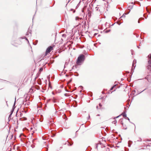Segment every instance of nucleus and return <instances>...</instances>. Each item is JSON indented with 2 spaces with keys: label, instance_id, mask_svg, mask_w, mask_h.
<instances>
[{
  "label": "nucleus",
  "instance_id": "f257e3e1",
  "mask_svg": "<svg viewBox=\"0 0 151 151\" xmlns=\"http://www.w3.org/2000/svg\"><path fill=\"white\" fill-rule=\"evenodd\" d=\"M85 59V55L83 54L80 55L78 58L76 64L78 65H81Z\"/></svg>",
  "mask_w": 151,
  "mask_h": 151
},
{
  "label": "nucleus",
  "instance_id": "f03ea898",
  "mask_svg": "<svg viewBox=\"0 0 151 151\" xmlns=\"http://www.w3.org/2000/svg\"><path fill=\"white\" fill-rule=\"evenodd\" d=\"M95 9L98 14H101L102 12V8L100 6H99V7H96Z\"/></svg>",
  "mask_w": 151,
  "mask_h": 151
},
{
  "label": "nucleus",
  "instance_id": "7ed1b4c3",
  "mask_svg": "<svg viewBox=\"0 0 151 151\" xmlns=\"http://www.w3.org/2000/svg\"><path fill=\"white\" fill-rule=\"evenodd\" d=\"M148 62L149 65L147 66V68L150 71H151V60H149Z\"/></svg>",
  "mask_w": 151,
  "mask_h": 151
},
{
  "label": "nucleus",
  "instance_id": "20e7f679",
  "mask_svg": "<svg viewBox=\"0 0 151 151\" xmlns=\"http://www.w3.org/2000/svg\"><path fill=\"white\" fill-rule=\"evenodd\" d=\"M52 49V47L51 46H49L47 49L46 50V53H49Z\"/></svg>",
  "mask_w": 151,
  "mask_h": 151
},
{
  "label": "nucleus",
  "instance_id": "39448f33",
  "mask_svg": "<svg viewBox=\"0 0 151 151\" xmlns=\"http://www.w3.org/2000/svg\"><path fill=\"white\" fill-rule=\"evenodd\" d=\"M31 31H28L27 33H26V35L27 36H28L29 35H31Z\"/></svg>",
  "mask_w": 151,
  "mask_h": 151
},
{
  "label": "nucleus",
  "instance_id": "423d86ee",
  "mask_svg": "<svg viewBox=\"0 0 151 151\" xmlns=\"http://www.w3.org/2000/svg\"><path fill=\"white\" fill-rule=\"evenodd\" d=\"M134 63H136V60H134L133 61V65H132V66H134V69L135 67L136 66V65H134Z\"/></svg>",
  "mask_w": 151,
  "mask_h": 151
},
{
  "label": "nucleus",
  "instance_id": "0eeeda50",
  "mask_svg": "<svg viewBox=\"0 0 151 151\" xmlns=\"http://www.w3.org/2000/svg\"><path fill=\"white\" fill-rule=\"evenodd\" d=\"M133 8V6L132 5H130L128 7V9L130 10V9H132Z\"/></svg>",
  "mask_w": 151,
  "mask_h": 151
},
{
  "label": "nucleus",
  "instance_id": "6e6552de",
  "mask_svg": "<svg viewBox=\"0 0 151 151\" xmlns=\"http://www.w3.org/2000/svg\"><path fill=\"white\" fill-rule=\"evenodd\" d=\"M122 115L124 117H127V114H126L124 113H122Z\"/></svg>",
  "mask_w": 151,
  "mask_h": 151
},
{
  "label": "nucleus",
  "instance_id": "1a4fd4ad",
  "mask_svg": "<svg viewBox=\"0 0 151 151\" xmlns=\"http://www.w3.org/2000/svg\"><path fill=\"white\" fill-rule=\"evenodd\" d=\"M142 141V139L141 138H139L137 140L138 142H141Z\"/></svg>",
  "mask_w": 151,
  "mask_h": 151
},
{
  "label": "nucleus",
  "instance_id": "9d476101",
  "mask_svg": "<svg viewBox=\"0 0 151 151\" xmlns=\"http://www.w3.org/2000/svg\"><path fill=\"white\" fill-rule=\"evenodd\" d=\"M117 122L116 120H114L112 122V123L114 124H115Z\"/></svg>",
  "mask_w": 151,
  "mask_h": 151
},
{
  "label": "nucleus",
  "instance_id": "9b49d317",
  "mask_svg": "<svg viewBox=\"0 0 151 151\" xmlns=\"http://www.w3.org/2000/svg\"><path fill=\"white\" fill-rule=\"evenodd\" d=\"M148 77H149V76H147V77H145V78H146V79H147V81H148V82H149V81H149V79H148Z\"/></svg>",
  "mask_w": 151,
  "mask_h": 151
},
{
  "label": "nucleus",
  "instance_id": "f8f14e48",
  "mask_svg": "<svg viewBox=\"0 0 151 151\" xmlns=\"http://www.w3.org/2000/svg\"><path fill=\"white\" fill-rule=\"evenodd\" d=\"M130 10H129L128 12H126L125 13V15H126V14H128L129 13V12H130Z\"/></svg>",
  "mask_w": 151,
  "mask_h": 151
},
{
  "label": "nucleus",
  "instance_id": "ddd939ff",
  "mask_svg": "<svg viewBox=\"0 0 151 151\" xmlns=\"http://www.w3.org/2000/svg\"><path fill=\"white\" fill-rule=\"evenodd\" d=\"M43 70V68H40L39 70V71L40 72L42 71Z\"/></svg>",
  "mask_w": 151,
  "mask_h": 151
},
{
  "label": "nucleus",
  "instance_id": "4468645a",
  "mask_svg": "<svg viewBox=\"0 0 151 151\" xmlns=\"http://www.w3.org/2000/svg\"><path fill=\"white\" fill-rule=\"evenodd\" d=\"M125 13H124V14L122 16V17H125Z\"/></svg>",
  "mask_w": 151,
  "mask_h": 151
},
{
  "label": "nucleus",
  "instance_id": "2eb2a0df",
  "mask_svg": "<svg viewBox=\"0 0 151 151\" xmlns=\"http://www.w3.org/2000/svg\"><path fill=\"white\" fill-rule=\"evenodd\" d=\"M14 108H13V110L12 111H12V113L11 114H10V115L9 116H11V115H12V113L13 112V111H14Z\"/></svg>",
  "mask_w": 151,
  "mask_h": 151
},
{
  "label": "nucleus",
  "instance_id": "dca6fc26",
  "mask_svg": "<svg viewBox=\"0 0 151 151\" xmlns=\"http://www.w3.org/2000/svg\"><path fill=\"white\" fill-rule=\"evenodd\" d=\"M16 98H15V101H14V105H13V107H14L15 105V103H16Z\"/></svg>",
  "mask_w": 151,
  "mask_h": 151
},
{
  "label": "nucleus",
  "instance_id": "f3484780",
  "mask_svg": "<svg viewBox=\"0 0 151 151\" xmlns=\"http://www.w3.org/2000/svg\"><path fill=\"white\" fill-rule=\"evenodd\" d=\"M121 116L120 115H119V116H116V117H114V119H115V118H117L119 117V116Z\"/></svg>",
  "mask_w": 151,
  "mask_h": 151
},
{
  "label": "nucleus",
  "instance_id": "a211bd4d",
  "mask_svg": "<svg viewBox=\"0 0 151 151\" xmlns=\"http://www.w3.org/2000/svg\"><path fill=\"white\" fill-rule=\"evenodd\" d=\"M149 57V60H151V54L150 55V57Z\"/></svg>",
  "mask_w": 151,
  "mask_h": 151
},
{
  "label": "nucleus",
  "instance_id": "6ab92c4d",
  "mask_svg": "<svg viewBox=\"0 0 151 151\" xmlns=\"http://www.w3.org/2000/svg\"><path fill=\"white\" fill-rule=\"evenodd\" d=\"M23 38H25L26 40L29 42V41L28 39H27L26 37Z\"/></svg>",
  "mask_w": 151,
  "mask_h": 151
},
{
  "label": "nucleus",
  "instance_id": "aec40b11",
  "mask_svg": "<svg viewBox=\"0 0 151 151\" xmlns=\"http://www.w3.org/2000/svg\"><path fill=\"white\" fill-rule=\"evenodd\" d=\"M78 18H78V17H76V20H77V19H78Z\"/></svg>",
  "mask_w": 151,
  "mask_h": 151
},
{
  "label": "nucleus",
  "instance_id": "412c9836",
  "mask_svg": "<svg viewBox=\"0 0 151 151\" xmlns=\"http://www.w3.org/2000/svg\"><path fill=\"white\" fill-rule=\"evenodd\" d=\"M38 76H39V74H37L36 75V78L38 77Z\"/></svg>",
  "mask_w": 151,
  "mask_h": 151
},
{
  "label": "nucleus",
  "instance_id": "4be33fe9",
  "mask_svg": "<svg viewBox=\"0 0 151 151\" xmlns=\"http://www.w3.org/2000/svg\"><path fill=\"white\" fill-rule=\"evenodd\" d=\"M99 106L100 107H101L102 106V105H101V104L100 103L99 104Z\"/></svg>",
  "mask_w": 151,
  "mask_h": 151
},
{
  "label": "nucleus",
  "instance_id": "5701e85b",
  "mask_svg": "<svg viewBox=\"0 0 151 151\" xmlns=\"http://www.w3.org/2000/svg\"><path fill=\"white\" fill-rule=\"evenodd\" d=\"M114 87H112L110 89V90H111L113 89V88H114Z\"/></svg>",
  "mask_w": 151,
  "mask_h": 151
},
{
  "label": "nucleus",
  "instance_id": "b1692460",
  "mask_svg": "<svg viewBox=\"0 0 151 151\" xmlns=\"http://www.w3.org/2000/svg\"><path fill=\"white\" fill-rule=\"evenodd\" d=\"M97 33H95L94 34V36H96V35H97Z\"/></svg>",
  "mask_w": 151,
  "mask_h": 151
},
{
  "label": "nucleus",
  "instance_id": "393cba45",
  "mask_svg": "<svg viewBox=\"0 0 151 151\" xmlns=\"http://www.w3.org/2000/svg\"><path fill=\"white\" fill-rule=\"evenodd\" d=\"M99 145V144H98L97 145H96V148L97 147L98 145Z\"/></svg>",
  "mask_w": 151,
  "mask_h": 151
},
{
  "label": "nucleus",
  "instance_id": "a878e982",
  "mask_svg": "<svg viewBox=\"0 0 151 151\" xmlns=\"http://www.w3.org/2000/svg\"><path fill=\"white\" fill-rule=\"evenodd\" d=\"M126 118H127V119L128 120H129V121H130V120H129V118H128V117H127Z\"/></svg>",
  "mask_w": 151,
  "mask_h": 151
},
{
  "label": "nucleus",
  "instance_id": "bb28decb",
  "mask_svg": "<svg viewBox=\"0 0 151 151\" xmlns=\"http://www.w3.org/2000/svg\"><path fill=\"white\" fill-rule=\"evenodd\" d=\"M146 89H144V90H143L142 91H141V92H140V93H141L142 92H143V91H145V90Z\"/></svg>",
  "mask_w": 151,
  "mask_h": 151
},
{
  "label": "nucleus",
  "instance_id": "cd10ccee",
  "mask_svg": "<svg viewBox=\"0 0 151 151\" xmlns=\"http://www.w3.org/2000/svg\"><path fill=\"white\" fill-rule=\"evenodd\" d=\"M122 124L123 127L124 128L125 127V125H124V126L123 123H122Z\"/></svg>",
  "mask_w": 151,
  "mask_h": 151
},
{
  "label": "nucleus",
  "instance_id": "c85d7f7f",
  "mask_svg": "<svg viewBox=\"0 0 151 151\" xmlns=\"http://www.w3.org/2000/svg\"><path fill=\"white\" fill-rule=\"evenodd\" d=\"M122 124L123 127L124 128L125 127V125H124V126L123 123H122Z\"/></svg>",
  "mask_w": 151,
  "mask_h": 151
},
{
  "label": "nucleus",
  "instance_id": "c756f323",
  "mask_svg": "<svg viewBox=\"0 0 151 151\" xmlns=\"http://www.w3.org/2000/svg\"><path fill=\"white\" fill-rule=\"evenodd\" d=\"M140 18L139 19V21H138V23H139V20H140Z\"/></svg>",
  "mask_w": 151,
  "mask_h": 151
},
{
  "label": "nucleus",
  "instance_id": "7c9ffc66",
  "mask_svg": "<svg viewBox=\"0 0 151 151\" xmlns=\"http://www.w3.org/2000/svg\"><path fill=\"white\" fill-rule=\"evenodd\" d=\"M96 108H97V109H98V106H96Z\"/></svg>",
  "mask_w": 151,
  "mask_h": 151
},
{
  "label": "nucleus",
  "instance_id": "2f4dec72",
  "mask_svg": "<svg viewBox=\"0 0 151 151\" xmlns=\"http://www.w3.org/2000/svg\"><path fill=\"white\" fill-rule=\"evenodd\" d=\"M127 129V127L124 128V129Z\"/></svg>",
  "mask_w": 151,
  "mask_h": 151
},
{
  "label": "nucleus",
  "instance_id": "473e14b6",
  "mask_svg": "<svg viewBox=\"0 0 151 151\" xmlns=\"http://www.w3.org/2000/svg\"><path fill=\"white\" fill-rule=\"evenodd\" d=\"M72 145V144H70V146H71Z\"/></svg>",
  "mask_w": 151,
  "mask_h": 151
},
{
  "label": "nucleus",
  "instance_id": "72a5a7b5",
  "mask_svg": "<svg viewBox=\"0 0 151 151\" xmlns=\"http://www.w3.org/2000/svg\"><path fill=\"white\" fill-rule=\"evenodd\" d=\"M62 36H63V37H64V36H65V35H63H63H62Z\"/></svg>",
  "mask_w": 151,
  "mask_h": 151
},
{
  "label": "nucleus",
  "instance_id": "f704fd0d",
  "mask_svg": "<svg viewBox=\"0 0 151 151\" xmlns=\"http://www.w3.org/2000/svg\"><path fill=\"white\" fill-rule=\"evenodd\" d=\"M88 117H89V118H88V120L90 118V115H89Z\"/></svg>",
  "mask_w": 151,
  "mask_h": 151
},
{
  "label": "nucleus",
  "instance_id": "c9c22d12",
  "mask_svg": "<svg viewBox=\"0 0 151 151\" xmlns=\"http://www.w3.org/2000/svg\"><path fill=\"white\" fill-rule=\"evenodd\" d=\"M128 146L129 147H130V145L129 144Z\"/></svg>",
  "mask_w": 151,
  "mask_h": 151
},
{
  "label": "nucleus",
  "instance_id": "e433bc0d",
  "mask_svg": "<svg viewBox=\"0 0 151 151\" xmlns=\"http://www.w3.org/2000/svg\"><path fill=\"white\" fill-rule=\"evenodd\" d=\"M100 116V115H99V114H98V115H97V116Z\"/></svg>",
  "mask_w": 151,
  "mask_h": 151
},
{
  "label": "nucleus",
  "instance_id": "4c0bfd02",
  "mask_svg": "<svg viewBox=\"0 0 151 151\" xmlns=\"http://www.w3.org/2000/svg\"><path fill=\"white\" fill-rule=\"evenodd\" d=\"M119 25H120V23H119Z\"/></svg>",
  "mask_w": 151,
  "mask_h": 151
},
{
  "label": "nucleus",
  "instance_id": "58836bf2",
  "mask_svg": "<svg viewBox=\"0 0 151 151\" xmlns=\"http://www.w3.org/2000/svg\"><path fill=\"white\" fill-rule=\"evenodd\" d=\"M123 80V79H122V80Z\"/></svg>",
  "mask_w": 151,
  "mask_h": 151
},
{
  "label": "nucleus",
  "instance_id": "ea45409f",
  "mask_svg": "<svg viewBox=\"0 0 151 151\" xmlns=\"http://www.w3.org/2000/svg\"><path fill=\"white\" fill-rule=\"evenodd\" d=\"M116 86V85H115L114 86Z\"/></svg>",
  "mask_w": 151,
  "mask_h": 151
}]
</instances>
